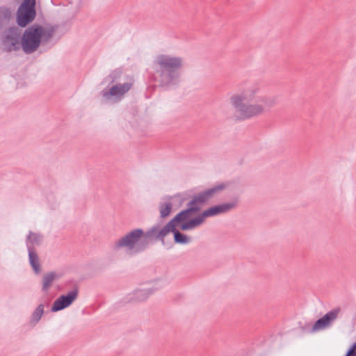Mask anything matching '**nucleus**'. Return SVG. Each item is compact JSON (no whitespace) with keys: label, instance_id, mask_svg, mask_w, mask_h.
Masks as SVG:
<instances>
[{"label":"nucleus","instance_id":"12","mask_svg":"<svg viewBox=\"0 0 356 356\" xmlns=\"http://www.w3.org/2000/svg\"><path fill=\"white\" fill-rule=\"evenodd\" d=\"M42 234L30 231L26 238L27 250H29V248L31 250H35L34 245H40L42 243Z\"/></svg>","mask_w":356,"mask_h":356},{"label":"nucleus","instance_id":"7","mask_svg":"<svg viewBox=\"0 0 356 356\" xmlns=\"http://www.w3.org/2000/svg\"><path fill=\"white\" fill-rule=\"evenodd\" d=\"M3 50L6 52L19 50L20 48L19 33L16 26L8 27L1 38Z\"/></svg>","mask_w":356,"mask_h":356},{"label":"nucleus","instance_id":"15","mask_svg":"<svg viewBox=\"0 0 356 356\" xmlns=\"http://www.w3.org/2000/svg\"><path fill=\"white\" fill-rule=\"evenodd\" d=\"M29 252V263L33 270V271L36 274H39L41 272V266L39 261L38 255L35 251V250H31L29 248L28 250Z\"/></svg>","mask_w":356,"mask_h":356},{"label":"nucleus","instance_id":"23","mask_svg":"<svg viewBox=\"0 0 356 356\" xmlns=\"http://www.w3.org/2000/svg\"><path fill=\"white\" fill-rule=\"evenodd\" d=\"M121 74L122 72L120 70H115L113 71L108 76L109 78L111 79L110 83H114L115 82H116L120 78Z\"/></svg>","mask_w":356,"mask_h":356},{"label":"nucleus","instance_id":"2","mask_svg":"<svg viewBox=\"0 0 356 356\" xmlns=\"http://www.w3.org/2000/svg\"><path fill=\"white\" fill-rule=\"evenodd\" d=\"M259 92L260 88L257 84H245L240 93L231 97L230 103L237 120H248L264 113V106L256 102V96Z\"/></svg>","mask_w":356,"mask_h":356},{"label":"nucleus","instance_id":"3","mask_svg":"<svg viewBox=\"0 0 356 356\" xmlns=\"http://www.w3.org/2000/svg\"><path fill=\"white\" fill-rule=\"evenodd\" d=\"M165 226L160 227L159 224L154 225L145 232L140 228L135 229L115 241L113 243V250H119L125 248L134 253L144 251L149 245V241H161L163 242L165 236L168 234L161 235Z\"/></svg>","mask_w":356,"mask_h":356},{"label":"nucleus","instance_id":"20","mask_svg":"<svg viewBox=\"0 0 356 356\" xmlns=\"http://www.w3.org/2000/svg\"><path fill=\"white\" fill-rule=\"evenodd\" d=\"M44 313V305H39L31 315V321L33 323H37L41 318Z\"/></svg>","mask_w":356,"mask_h":356},{"label":"nucleus","instance_id":"4","mask_svg":"<svg viewBox=\"0 0 356 356\" xmlns=\"http://www.w3.org/2000/svg\"><path fill=\"white\" fill-rule=\"evenodd\" d=\"M56 30L54 26L44 27L33 24L29 26L24 31L20 40L22 50L27 54L35 52L41 44H46L50 41Z\"/></svg>","mask_w":356,"mask_h":356},{"label":"nucleus","instance_id":"24","mask_svg":"<svg viewBox=\"0 0 356 356\" xmlns=\"http://www.w3.org/2000/svg\"><path fill=\"white\" fill-rule=\"evenodd\" d=\"M346 354L348 356H356V342L348 350Z\"/></svg>","mask_w":356,"mask_h":356},{"label":"nucleus","instance_id":"22","mask_svg":"<svg viewBox=\"0 0 356 356\" xmlns=\"http://www.w3.org/2000/svg\"><path fill=\"white\" fill-rule=\"evenodd\" d=\"M216 215H218L216 213V209L215 208V206H213L204 210L200 215H199V216L200 218H202L203 222L204 221L205 218L214 216Z\"/></svg>","mask_w":356,"mask_h":356},{"label":"nucleus","instance_id":"9","mask_svg":"<svg viewBox=\"0 0 356 356\" xmlns=\"http://www.w3.org/2000/svg\"><path fill=\"white\" fill-rule=\"evenodd\" d=\"M79 295V286L74 284L73 289L66 295H61L58 298L51 307V312H56L65 309L72 304Z\"/></svg>","mask_w":356,"mask_h":356},{"label":"nucleus","instance_id":"1","mask_svg":"<svg viewBox=\"0 0 356 356\" xmlns=\"http://www.w3.org/2000/svg\"><path fill=\"white\" fill-rule=\"evenodd\" d=\"M182 66V58L159 54L152 62L150 77L159 87L168 88L178 83Z\"/></svg>","mask_w":356,"mask_h":356},{"label":"nucleus","instance_id":"17","mask_svg":"<svg viewBox=\"0 0 356 356\" xmlns=\"http://www.w3.org/2000/svg\"><path fill=\"white\" fill-rule=\"evenodd\" d=\"M202 223L203 222H202V218H200V216H197L193 219H191L186 222H185V221L181 222V224L180 225L179 227L181 230L186 231V230L193 229L195 227L200 226Z\"/></svg>","mask_w":356,"mask_h":356},{"label":"nucleus","instance_id":"16","mask_svg":"<svg viewBox=\"0 0 356 356\" xmlns=\"http://www.w3.org/2000/svg\"><path fill=\"white\" fill-rule=\"evenodd\" d=\"M58 277L57 273L54 271L44 274L42 277V290L45 292L47 291L51 286L54 281Z\"/></svg>","mask_w":356,"mask_h":356},{"label":"nucleus","instance_id":"19","mask_svg":"<svg viewBox=\"0 0 356 356\" xmlns=\"http://www.w3.org/2000/svg\"><path fill=\"white\" fill-rule=\"evenodd\" d=\"M160 217L165 218L171 213L172 209V204L170 201L161 202L159 206Z\"/></svg>","mask_w":356,"mask_h":356},{"label":"nucleus","instance_id":"5","mask_svg":"<svg viewBox=\"0 0 356 356\" xmlns=\"http://www.w3.org/2000/svg\"><path fill=\"white\" fill-rule=\"evenodd\" d=\"M227 186V184L221 183L194 195L192 200L188 203V208L179 212L168 223L178 225L179 223L186 221L192 213L198 212L202 205L207 204L216 195L225 190Z\"/></svg>","mask_w":356,"mask_h":356},{"label":"nucleus","instance_id":"13","mask_svg":"<svg viewBox=\"0 0 356 356\" xmlns=\"http://www.w3.org/2000/svg\"><path fill=\"white\" fill-rule=\"evenodd\" d=\"M12 20V13L10 10L6 7L0 8V29L8 27Z\"/></svg>","mask_w":356,"mask_h":356},{"label":"nucleus","instance_id":"18","mask_svg":"<svg viewBox=\"0 0 356 356\" xmlns=\"http://www.w3.org/2000/svg\"><path fill=\"white\" fill-rule=\"evenodd\" d=\"M237 203H238V200H237V198H235L234 200H232L230 202H227V203H224L222 204L215 206L217 214L218 215L220 213H224L228 212L229 211L235 208L237 205Z\"/></svg>","mask_w":356,"mask_h":356},{"label":"nucleus","instance_id":"11","mask_svg":"<svg viewBox=\"0 0 356 356\" xmlns=\"http://www.w3.org/2000/svg\"><path fill=\"white\" fill-rule=\"evenodd\" d=\"M177 225L167 223L165 225V229L161 232V235L172 232L174 234V241L176 243L186 244L189 243L191 241L190 238L177 229Z\"/></svg>","mask_w":356,"mask_h":356},{"label":"nucleus","instance_id":"21","mask_svg":"<svg viewBox=\"0 0 356 356\" xmlns=\"http://www.w3.org/2000/svg\"><path fill=\"white\" fill-rule=\"evenodd\" d=\"M153 293L150 289L148 290H138L135 292V300L136 301H143L146 300L148 296Z\"/></svg>","mask_w":356,"mask_h":356},{"label":"nucleus","instance_id":"8","mask_svg":"<svg viewBox=\"0 0 356 356\" xmlns=\"http://www.w3.org/2000/svg\"><path fill=\"white\" fill-rule=\"evenodd\" d=\"M134 86V80L129 79V81L124 83H117L110 88H104L102 90V96L106 100L112 98L116 100L120 99Z\"/></svg>","mask_w":356,"mask_h":356},{"label":"nucleus","instance_id":"10","mask_svg":"<svg viewBox=\"0 0 356 356\" xmlns=\"http://www.w3.org/2000/svg\"><path fill=\"white\" fill-rule=\"evenodd\" d=\"M340 312L341 308L339 307H335L328 312L323 317L320 318L314 323L312 327L311 332H316L329 327L338 318Z\"/></svg>","mask_w":356,"mask_h":356},{"label":"nucleus","instance_id":"14","mask_svg":"<svg viewBox=\"0 0 356 356\" xmlns=\"http://www.w3.org/2000/svg\"><path fill=\"white\" fill-rule=\"evenodd\" d=\"M256 102L264 106V111L266 108H269L275 106L277 101L275 97L259 95V94H257L256 96Z\"/></svg>","mask_w":356,"mask_h":356},{"label":"nucleus","instance_id":"6","mask_svg":"<svg viewBox=\"0 0 356 356\" xmlns=\"http://www.w3.org/2000/svg\"><path fill=\"white\" fill-rule=\"evenodd\" d=\"M35 16V0H24L17 10V23L19 26L25 27L34 20Z\"/></svg>","mask_w":356,"mask_h":356}]
</instances>
